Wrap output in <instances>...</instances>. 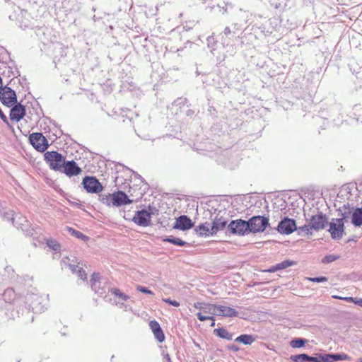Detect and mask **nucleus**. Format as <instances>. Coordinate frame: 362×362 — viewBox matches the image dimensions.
I'll list each match as a JSON object with an SVG mask.
<instances>
[{"label":"nucleus","mask_w":362,"mask_h":362,"mask_svg":"<svg viewBox=\"0 0 362 362\" xmlns=\"http://www.w3.org/2000/svg\"><path fill=\"white\" fill-rule=\"evenodd\" d=\"M308 279L310 281L315 282V283H321V282L327 281V278H326L325 276L308 278Z\"/></svg>","instance_id":"nucleus-36"},{"label":"nucleus","mask_w":362,"mask_h":362,"mask_svg":"<svg viewBox=\"0 0 362 362\" xmlns=\"http://www.w3.org/2000/svg\"><path fill=\"white\" fill-rule=\"evenodd\" d=\"M214 325H215V322H213L211 323V327H214Z\"/></svg>","instance_id":"nucleus-51"},{"label":"nucleus","mask_w":362,"mask_h":362,"mask_svg":"<svg viewBox=\"0 0 362 362\" xmlns=\"http://www.w3.org/2000/svg\"><path fill=\"white\" fill-rule=\"evenodd\" d=\"M235 341L243 343L245 345H250L252 343L255 341V338L252 335L249 334H242L238 337L235 339Z\"/></svg>","instance_id":"nucleus-24"},{"label":"nucleus","mask_w":362,"mask_h":362,"mask_svg":"<svg viewBox=\"0 0 362 362\" xmlns=\"http://www.w3.org/2000/svg\"><path fill=\"white\" fill-rule=\"evenodd\" d=\"M38 298H38L37 296H30L29 297L28 300H30V299H31V300H33V299H35L36 300H38Z\"/></svg>","instance_id":"nucleus-47"},{"label":"nucleus","mask_w":362,"mask_h":362,"mask_svg":"<svg viewBox=\"0 0 362 362\" xmlns=\"http://www.w3.org/2000/svg\"><path fill=\"white\" fill-rule=\"evenodd\" d=\"M156 211L158 210L153 208L139 211L133 217L132 221L140 226H148L150 224L151 216L154 215Z\"/></svg>","instance_id":"nucleus-5"},{"label":"nucleus","mask_w":362,"mask_h":362,"mask_svg":"<svg viewBox=\"0 0 362 362\" xmlns=\"http://www.w3.org/2000/svg\"><path fill=\"white\" fill-rule=\"evenodd\" d=\"M224 33L226 35H228L229 33H230V30L229 28H226L225 30H224Z\"/></svg>","instance_id":"nucleus-46"},{"label":"nucleus","mask_w":362,"mask_h":362,"mask_svg":"<svg viewBox=\"0 0 362 362\" xmlns=\"http://www.w3.org/2000/svg\"><path fill=\"white\" fill-rule=\"evenodd\" d=\"M0 100L3 105L12 107L17 103L16 94L14 90L8 86L0 89Z\"/></svg>","instance_id":"nucleus-8"},{"label":"nucleus","mask_w":362,"mask_h":362,"mask_svg":"<svg viewBox=\"0 0 362 362\" xmlns=\"http://www.w3.org/2000/svg\"><path fill=\"white\" fill-rule=\"evenodd\" d=\"M227 221L222 217L216 216L213 223H212V228H210L212 230V233L216 234L218 231L222 230L226 226Z\"/></svg>","instance_id":"nucleus-19"},{"label":"nucleus","mask_w":362,"mask_h":362,"mask_svg":"<svg viewBox=\"0 0 362 362\" xmlns=\"http://www.w3.org/2000/svg\"><path fill=\"white\" fill-rule=\"evenodd\" d=\"M210 228H212V226L210 223H205L198 226L195 228V231L199 236H209L214 234Z\"/></svg>","instance_id":"nucleus-20"},{"label":"nucleus","mask_w":362,"mask_h":362,"mask_svg":"<svg viewBox=\"0 0 362 362\" xmlns=\"http://www.w3.org/2000/svg\"><path fill=\"white\" fill-rule=\"evenodd\" d=\"M194 306L196 309L202 311L197 314V318L200 321H205L206 320H211L214 321V317L210 316L209 315H214L215 304L197 302L194 304Z\"/></svg>","instance_id":"nucleus-3"},{"label":"nucleus","mask_w":362,"mask_h":362,"mask_svg":"<svg viewBox=\"0 0 362 362\" xmlns=\"http://www.w3.org/2000/svg\"><path fill=\"white\" fill-rule=\"evenodd\" d=\"M293 264H294V262L292 261H288V260L283 261L282 262L273 266L271 269H269V271L274 272L278 270L284 269H286L288 267H291Z\"/></svg>","instance_id":"nucleus-23"},{"label":"nucleus","mask_w":362,"mask_h":362,"mask_svg":"<svg viewBox=\"0 0 362 362\" xmlns=\"http://www.w3.org/2000/svg\"><path fill=\"white\" fill-rule=\"evenodd\" d=\"M0 117L1 118V119L3 121H4L5 122H7V117L3 113V112L1 111V110L0 109Z\"/></svg>","instance_id":"nucleus-44"},{"label":"nucleus","mask_w":362,"mask_h":362,"mask_svg":"<svg viewBox=\"0 0 362 362\" xmlns=\"http://www.w3.org/2000/svg\"><path fill=\"white\" fill-rule=\"evenodd\" d=\"M25 110L24 106L18 103L12 106L10 112V119L13 121H20L25 115Z\"/></svg>","instance_id":"nucleus-17"},{"label":"nucleus","mask_w":362,"mask_h":362,"mask_svg":"<svg viewBox=\"0 0 362 362\" xmlns=\"http://www.w3.org/2000/svg\"><path fill=\"white\" fill-rule=\"evenodd\" d=\"M305 344V340L301 338H297L293 339L290 344L293 348H300L303 347Z\"/></svg>","instance_id":"nucleus-29"},{"label":"nucleus","mask_w":362,"mask_h":362,"mask_svg":"<svg viewBox=\"0 0 362 362\" xmlns=\"http://www.w3.org/2000/svg\"><path fill=\"white\" fill-rule=\"evenodd\" d=\"M83 185L86 191L90 193H98L103 189L101 184L93 177H86L83 180Z\"/></svg>","instance_id":"nucleus-10"},{"label":"nucleus","mask_w":362,"mask_h":362,"mask_svg":"<svg viewBox=\"0 0 362 362\" xmlns=\"http://www.w3.org/2000/svg\"><path fill=\"white\" fill-rule=\"evenodd\" d=\"M332 298H336V299H340V300H341V298H342L343 297H341V296H337V295H334V296H332Z\"/></svg>","instance_id":"nucleus-48"},{"label":"nucleus","mask_w":362,"mask_h":362,"mask_svg":"<svg viewBox=\"0 0 362 362\" xmlns=\"http://www.w3.org/2000/svg\"><path fill=\"white\" fill-rule=\"evenodd\" d=\"M344 218H333L329 223V232L333 239H340L344 232Z\"/></svg>","instance_id":"nucleus-7"},{"label":"nucleus","mask_w":362,"mask_h":362,"mask_svg":"<svg viewBox=\"0 0 362 362\" xmlns=\"http://www.w3.org/2000/svg\"><path fill=\"white\" fill-rule=\"evenodd\" d=\"M355 304L362 307V298H356V303Z\"/></svg>","instance_id":"nucleus-45"},{"label":"nucleus","mask_w":362,"mask_h":362,"mask_svg":"<svg viewBox=\"0 0 362 362\" xmlns=\"http://www.w3.org/2000/svg\"><path fill=\"white\" fill-rule=\"evenodd\" d=\"M47 245L55 251L59 250L60 248V245L58 244V243L52 240L47 241Z\"/></svg>","instance_id":"nucleus-34"},{"label":"nucleus","mask_w":362,"mask_h":362,"mask_svg":"<svg viewBox=\"0 0 362 362\" xmlns=\"http://www.w3.org/2000/svg\"><path fill=\"white\" fill-rule=\"evenodd\" d=\"M164 241L173 243L174 245H177L179 246H184L187 244L186 242L182 240L181 239L173 238V237H168L165 239H164Z\"/></svg>","instance_id":"nucleus-27"},{"label":"nucleus","mask_w":362,"mask_h":362,"mask_svg":"<svg viewBox=\"0 0 362 362\" xmlns=\"http://www.w3.org/2000/svg\"><path fill=\"white\" fill-rule=\"evenodd\" d=\"M15 292L11 288L6 289L4 293V299L6 302H11L15 298Z\"/></svg>","instance_id":"nucleus-26"},{"label":"nucleus","mask_w":362,"mask_h":362,"mask_svg":"<svg viewBox=\"0 0 362 362\" xmlns=\"http://www.w3.org/2000/svg\"><path fill=\"white\" fill-rule=\"evenodd\" d=\"M331 362L341 360H346L349 356L346 354H329Z\"/></svg>","instance_id":"nucleus-30"},{"label":"nucleus","mask_w":362,"mask_h":362,"mask_svg":"<svg viewBox=\"0 0 362 362\" xmlns=\"http://www.w3.org/2000/svg\"><path fill=\"white\" fill-rule=\"evenodd\" d=\"M67 266L69 269L73 272L77 274L78 278H80L82 280H85L86 279V274L85 272L78 266H76L74 264H67Z\"/></svg>","instance_id":"nucleus-22"},{"label":"nucleus","mask_w":362,"mask_h":362,"mask_svg":"<svg viewBox=\"0 0 362 362\" xmlns=\"http://www.w3.org/2000/svg\"><path fill=\"white\" fill-rule=\"evenodd\" d=\"M211 37H208L207 40L210 42Z\"/></svg>","instance_id":"nucleus-53"},{"label":"nucleus","mask_w":362,"mask_h":362,"mask_svg":"<svg viewBox=\"0 0 362 362\" xmlns=\"http://www.w3.org/2000/svg\"><path fill=\"white\" fill-rule=\"evenodd\" d=\"M68 230L72 235L76 237L77 238L81 239L83 240H88V237L78 230H76L71 228H68Z\"/></svg>","instance_id":"nucleus-28"},{"label":"nucleus","mask_w":362,"mask_h":362,"mask_svg":"<svg viewBox=\"0 0 362 362\" xmlns=\"http://www.w3.org/2000/svg\"><path fill=\"white\" fill-rule=\"evenodd\" d=\"M29 141L32 146L40 152H44L49 146L47 139L41 133L31 134Z\"/></svg>","instance_id":"nucleus-9"},{"label":"nucleus","mask_w":362,"mask_h":362,"mask_svg":"<svg viewBox=\"0 0 362 362\" xmlns=\"http://www.w3.org/2000/svg\"><path fill=\"white\" fill-rule=\"evenodd\" d=\"M151 329L152 330L155 338L159 341L163 342L165 340V335L159 323L156 320H152L149 323Z\"/></svg>","instance_id":"nucleus-18"},{"label":"nucleus","mask_w":362,"mask_h":362,"mask_svg":"<svg viewBox=\"0 0 362 362\" xmlns=\"http://www.w3.org/2000/svg\"><path fill=\"white\" fill-rule=\"evenodd\" d=\"M310 228V223L308 225H305V226H302L301 228H300V230H302L303 231H305V232H308Z\"/></svg>","instance_id":"nucleus-43"},{"label":"nucleus","mask_w":362,"mask_h":362,"mask_svg":"<svg viewBox=\"0 0 362 362\" xmlns=\"http://www.w3.org/2000/svg\"><path fill=\"white\" fill-rule=\"evenodd\" d=\"M320 362H331L329 354L319 356Z\"/></svg>","instance_id":"nucleus-39"},{"label":"nucleus","mask_w":362,"mask_h":362,"mask_svg":"<svg viewBox=\"0 0 362 362\" xmlns=\"http://www.w3.org/2000/svg\"><path fill=\"white\" fill-rule=\"evenodd\" d=\"M4 217L6 220L8 221H11L12 223L13 224V211L11 210H9L8 211H6L4 213Z\"/></svg>","instance_id":"nucleus-35"},{"label":"nucleus","mask_w":362,"mask_h":362,"mask_svg":"<svg viewBox=\"0 0 362 362\" xmlns=\"http://www.w3.org/2000/svg\"><path fill=\"white\" fill-rule=\"evenodd\" d=\"M291 359L295 362H305L308 359V355L305 354L294 355L291 356Z\"/></svg>","instance_id":"nucleus-31"},{"label":"nucleus","mask_w":362,"mask_h":362,"mask_svg":"<svg viewBox=\"0 0 362 362\" xmlns=\"http://www.w3.org/2000/svg\"><path fill=\"white\" fill-rule=\"evenodd\" d=\"M338 259H339V256H337V255H329L325 256L322 259V262L324 264H328V263L332 262Z\"/></svg>","instance_id":"nucleus-33"},{"label":"nucleus","mask_w":362,"mask_h":362,"mask_svg":"<svg viewBox=\"0 0 362 362\" xmlns=\"http://www.w3.org/2000/svg\"><path fill=\"white\" fill-rule=\"evenodd\" d=\"M100 280V278L99 274L94 273L90 279L91 288L95 293L98 294L100 296H103L109 288L105 286L100 287L101 282Z\"/></svg>","instance_id":"nucleus-13"},{"label":"nucleus","mask_w":362,"mask_h":362,"mask_svg":"<svg viewBox=\"0 0 362 362\" xmlns=\"http://www.w3.org/2000/svg\"><path fill=\"white\" fill-rule=\"evenodd\" d=\"M358 362H362V358H358Z\"/></svg>","instance_id":"nucleus-52"},{"label":"nucleus","mask_w":362,"mask_h":362,"mask_svg":"<svg viewBox=\"0 0 362 362\" xmlns=\"http://www.w3.org/2000/svg\"><path fill=\"white\" fill-rule=\"evenodd\" d=\"M228 349L236 352L239 350V348L235 344H231L228 346Z\"/></svg>","instance_id":"nucleus-42"},{"label":"nucleus","mask_w":362,"mask_h":362,"mask_svg":"<svg viewBox=\"0 0 362 362\" xmlns=\"http://www.w3.org/2000/svg\"><path fill=\"white\" fill-rule=\"evenodd\" d=\"M31 306H32V308H33V310H37V307H35V304H34L33 303H32V305H31Z\"/></svg>","instance_id":"nucleus-49"},{"label":"nucleus","mask_w":362,"mask_h":362,"mask_svg":"<svg viewBox=\"0 0 362 362\" xmlns=\"http://www.w3.org/2000/svg\"><path fill=\"white\" fill-rule=\"evenodd\" d=\"M62 170L63 172L69 177L77 175L81 172V169L74 160L64 162Z\"/></svg>","instance_id":"nucleus-16"},{"label":"nucleus","mask_w":362,"mask_h":362,"mask_svg":"<svg viewBox=\"0 0 362 362\" xmlns=\"http://www.w3.org/2000/svg\"><path fill=\"white\" fill-rule=\"evenodd\" d=\"M136 288H137V290L139 291H140L141 293H146V294H150V295H153V293L151 290L148 289L146 287H143L141 286H138Z\"/></svg>","instance_id":"nucleus-37"},{"label":"nucleus","mask_w":362,"mask_h":362,"mask_svg":"<svg viewBox=\"0 0 362 362\" xmlns=\"http://www.w3.org/2000/svg\"><path fill=\"white\" fill-rule=\"evenodd\" d=\"M277 230L282 234H291L296 230V222L293 219L284 218L278 225Z\"/></svg>","instance_id":"nucleus-11"},{"label":"nucleus","mask_w":362,"mask_h":362,"mask_svg":"<svg viewBox=\"0 0 362 362\" xmlns=\"http://www.w3.org/2000/svg\"><path fill=\"white\" fill-rule=\"evenodd\" d=\"M66 261H69V259L68 258H66V259H63V263L66 265Z\"/></svg>","instance_id":"nucleus-50"},{"label":"nucleus","mask_w":362,"mask_h":362,"mask_svg":"<svg viewBox=\"0 0 362 362\" xmlns=\"http://www.w3.org/2000/svg\"><path fill=\"white\" fill-rule=\"evenodd\" d=\"M214 332L217 336L222 339L231 340L233 339V334L229 333L226 329L223 328H218L214 330Z\"/></svg>","instance_id":"nucleus-25"},{"label":"nucleus","mask_w":362,"mask_h":362,"mask_svg":"<svg viewBox=\"0 0 362 362\" xmlns=\"http://www.w3.org/2000/svg\"><path fill=\"white\" fill-rule=\"evenodd\" d=\"M111 292L112 294H114L115 296H117L118 298H119L121 300H127L129 298V297L123 293L122 292H121L119 289L117 288H112L111 290Z\"/></svg>","instance_id":"nucleus-32"},{"label":"nucleus","mask_w":362,"mask_h":362,"mask_svg":"<svg viewBox=\"0 0 362 362\" xmlns=\"http://www.w3.org/2000/svg\"><path fill=\"white\" fill-rule=\"evenodd\" d=\"M238 312L233 308L226 305H215L214 315L223 317H235Z\"/></svg>","instance_id":"nucleus-15"},{"label":"nucleus","mask_w":362,"mask_h":362,"mask_svg":"<svg viewBox=\"0 0 362 362\" xmlns=\"http://www.w3.org/2000/svg\"><path fill=\"white\" fill-rule=\"evenodd\" d=\"M45 160L49 164L51 169L54 170H62L64 165V157L57 151H47L45 153Z\"/></svg>","instance_id":"nucleus-2"},{"label":"nucleus","mask_w":362,"mask_h":362,"mask_svg":"<svg viewBox=\"0 0 362 362\" xmlns=\"http://www.w3.org/2000/svg\"><path fill=\"white\" fill-rule=\"evenodd\" d=\"M351 223L355 227L362 226V207L356 208L354 210L351 215Z\"/></svg>","instance_id":"nucleus-21"},{"label":"nucleus","mask_w":362,"mask_h":362,"mask_svg":"<svg viewBox=\"0 0 362 362\" xmlns=\"http://www.w3.org/2000/svg\"><path fill=\"white\" fill-rule=\"evenodd\" d=\"M100 201L107 206L119 207L133 202L122 191H117L112 194H100Z\"/></svg>","instance_id":"nucleus-1"},{"label":"nucleus","mask_w":362,"mask_h":362,"mask_svg":"<svg viewBox=\"0 0 362 362\" xmlns=\"http://www.w3.org/2000/svg\"><path fill=\"white\" fill-rule=\"evenodd\" d=\"M356 298H353V297H344L341 298V300H343L344 301L349 302V303H356Z\"/></svg>","instance_id":"nucleus-40"},{"label":"nucleus","mask_w":362,"mask_h":362,"mask_svg":"<svg viewBox=\"0 0 362 362\" xmlns=\"http://www.w3.org/2000/svg\"><path fill=\"white\" fill-rule=\"evenodd\" d=\"M194 224L191 219L185 215H182L176 218L173 228L181 230H187L193 227Z\"/></svg>","instance_id":"nucleus-14"},{"label":"nucleus","mask_w":362,"mask_h":362,"mask_svg":"<svg viewBox=\"0 0 362 362\" xmlns=\"http://www.w3.org/2000/svg\"><path fill=\"white\" fill-rule=\"evenodd\" d=\"M230 233L237 235H244L249 230L248 222L242 219L232 221L227 227Z\"/></svg>","instance_id":"nucleus-6"},{"label":"nucleus","mask_w":362,"mask_h":362,"mask_svg":"<svg viewBox=\"0 0 362 362\" xmlns=\"http://www.w3.org/2000/svg\"><path fill=\"white\" fill-rule=\"evenodd\" d=\"M327 223L328 221L326 216L320 213L312 216L310 226V229L319 230L323 229Z\"/></svg>","instance_id":"nucleus-12"},{"label":"nucleus","mask_w":362,"mask_h":362,"mask_svg":"<svg viewBox=\"0 0 362 362\" xmlns=\"http://www.w3.org/2000/svg\"><path fill=\"white\" fill-rule=\"evenodd\" d=\"M163 300L173 306H175V307L180 306L179 302L174 300H171L170 298H163Z\"/></svg>","instance_id":"nucleus-38"},{"label":"nucleus","mask_w":362,"mask_h":362,"mask_svg":"<svg viewBox=\"0 0 362 362\" xmlns=\"http://www.w3.org/2000/svg\"><path fill=\"white\" fill-rule=\"evenodd\" d=\"M307 361L309 362H320L319 361V356L318 357H313L308 355V359Z\"/></svg>","instance_id":"nucleus-41"},{"label":"nucleus","mask_w":362,"mask_h":362,"mask_svg":"<svg viewBox=\"0 0 362 362\" xmlns=\"http://www.w3.org/2000/svg\"><path fill=\"white\" fill-rule=\"evenodd\" d=\"M249 230L253 233H260L265 230L269 225V219L262 216H256L248 221Z\"/></svg>","instance_id":"nucleus-4"}]
</instances>
